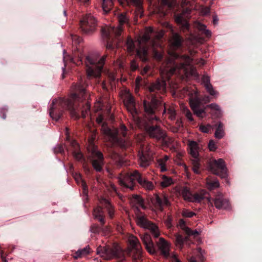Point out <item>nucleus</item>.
I'll return each mask as SVG.
<instances>
[{
	"label": "nucleus",
	"instance_id": "f257e3e1",
	"mask_svg": "<svg viewBox=\"0 0 262 262\" xmlns=\"http://www.w3.org/2000/svg\"><path fill=\"white\" fill-rule=\"evenodd\" d=\"M72 89L74 93L69 98H59L53 100L50 107L49 114L53 120L58 121L66 110L70 112L73 118L77 119L78 118V107L83 100L88 99L89 95L86 92L84 82L81 79L72 85Z\"/></svg>",
	"mask_w": 262,
	"mask_h": 262
},
{
	"label": "nucleus",
	"instance_id": "f03ea898",
	"mask_svg": "<svg viewBox=\"0 0 262 262\" xmlns=\"http://www.w3.org/2000/svg\"><path fill=\"white\" fill-rule=\"evenodd\" d=\"M170 59L166 63V66L161 68L160 72L162 80H157L149 87L150 92L157 91L164 92L165 90L166 83L165 80H168L177 69H186L187 66L190 64L192 59L188 56H180L176 52L169 53Z\"/></svg>",
	"mask_w": 262,
	"mask_h": 262
},
{
	"label": "nucleus",
	"instance_id": "7ed1b4c3",
	"mask_svg": "<svg viewBox=\"0 0 262 262\" xmlns=\"http://www.w3.org/2000/svg\"><path fill=\"white\" fill-rule=\"evenodd\" d=\"M160 102L155 97H152L150 102L144 101L143 102L144 111L146 113V119H140L136 123L137 126L145 130L148 136L158 141L164 139L165 132L162 130L159 125L153 124V120H158V118L154 115L155 111Z\"/></svg>",
	"mask_w": 262,
	"mask_h": 262
},
{
	"label": "nucleus",
	"instance_id": "20e7f679",
	"mask_svg": "<svg viewBox=\"0 0 262 262\" xmlns=\"http://www.w3.org/2000/svg\"><path fill=\"white\" fill-rule=\"evenodd\" d=\"M130 202L134 205L137 206V212L136 213L137 224L142 228L150 230L153 236L155 238H157L160 235L158 226L149 221L146 215L140 212L138 208L139 207L143 209L145 208L143 199L140 195L134 194L132 195Z\"/></svg>",
	"mask_w": 262,
	"mask_h": 262
},
{
	"label": "nucleus",
	"instance_id": "39448f33",
	"mask_svg": "<svg viewBox=\"0 0 262 262\" xmlns=\"http://www.w3.org/2000/svg\"><path fill=\"white\" fill-rule=\"evenodd\" d=\"M119 184L124 188L133 190L134 188L136 181L146 190H150L154 188V184L150 181L143 178L141 173L137 170L125 174L120 173L118 177Z\"/></svg>",
	"mask_w": 262,
	"mask_h": 262
},
{
	"label": "nucleus",
	"instance_id": "423d86ee",
	"mask_svg": "<svg viewBox=\"0 0 262 262\" xmlns=\"http://www.w3.org/2000/svg\"><path fill=\"white\" fill-rule=\"evenodd\" d=\"M106 55L101 58L96 55L86 56L85 60L86 67L87 76L89 79L99 78L101 75L102 70L105 63Z\"/></svg>",
	"mask_w": 262,
	"mask_h": 262
},
{
	"label": "nucleus",
	"instance_id": "0eeeda50",
	"mask_svg": "<svg viewBox=\"0 0 262 262\" xmlns=\"http://www.w3.org/2000/svg\"><path fill=\"white\" fill-rule=\"evenodd\" d=\"M97 253L105 259L112 258H119L120 260L124 259V253L120 246L117 244H114L112 246L99 247L97 250Z\"/></svg>",
	"mask_w": 262,
	"mask_h": 262
},
{
	"label": "nucleus",
	"instance_id": "6e6552de",
	"mask_svg": "<svg viewBox=\"0 0 262 262\" xmlns=\"http://www.w3.org/2000/svg\"><path fill=\"white\" fill-rule=\"evenodd\" d=\"M101 131L108 138V140L113 144L119 143V139L118 137L119 134L121 135L123 137H125L126 134V128L124 125H121L118 129L116 128L112 129L103 123L102 125Z\"/></svg>",
	"mask_w": 262,
	"mask_h": 262
},
{
	"label": "nucleus",
	"instance_id": "1a4fd4ad",
	"mask_svg": "<svg viewBox=\"0 0 262 262\" xmlns=\"http://www.w3.org/2000/svg\"><path fill=\"white\" fill-rule=\"evenodd\" d=\"M209 168L212 173L222 178H227V168L223 159H219L210 161L209 163Z\"/></svg>",
	"mask_w": 262,
	"mask_h": 262
},
{
	"label": "nucleus",
	"instance_id": "9d476101",
	"mask_svg": "<svg viewBox=\"0 0 262 262\" xmlns=\"http://www.w3.org/2000/svg\"><path fill=\"white\" fill-rule=\"evenodd\" d=\"M82 32L86 34L93 33L96 29L97 21L91 14L86 15L80 23Z\"/></svg>",
	"mask_w": 262,
	"mask_h": 262
},
{
	"label": "nucleus",
	"instance_id": "9b49d317",
	"mask_svg": "<svg viewBox=\"0 0 262 262\" xmlns=\"http://www.w3.org/2000/svg\"><path fill=\"white\" fill-rule=\"evenodd\" d=\"M124 104L128 112L132 115L133 120L135 123H136L137 121H139L141 118L139 117L138 111L135 107V99L129 92L126 93L125 94L124 99Z\"/></svg>",
	"mask_w": 262,
	"mask_h": 262
},
{
	"label": "nucleus",
	"instance_id": "f8f14e48",
	"mask_svg": "<svg viewBox=\"0 0 262 262\" xmlns=\"http://www.w3.org/2000/svg\"><path fill=\"white\" fill-rule=\"evenodd\" d=\"M114 0H102V8L105 13H108L112 9L113 5ZM121 5L123 4L124 2H128L133 3L134 5L138 7V13L137 16L139 15L140 17L143 16V11L141 8V0H117Z\"/></svg>",
	"mask_w": 262,
	"mask_h": 262
},
{
	"label": "nucleus",
	"instance_id": "ddd939ff",
	"mask_svg": "<svg viewBox=\"0 0 262 262\" xmlns=\"http://www.w3.org/2000/svg\"><path fill=\"white\" fill-rule=\"evenodd\" d=\"M118 21L119 25L116 28L114 27H106L102 28V32L106 36L108 34H114L116 36H120L122 31L121 26L125 24H127L128 21V18L126 16L125 14H121L118 16Z\"/></svg>",
	"mask_w": 262,
	"mask_h": 262
},
{
	"label": "nucleus",
	"instance_id": "4468645a",
	"mask_svg": "<svg viewBox=\"0 0 262 262\" xmlns=\"http://www.w3.org/2000/svg\"><path fill=\"white\" fill-rule=\"evenodd\" d=\"M91 152L92 165L96 171H101L103 165V155L101 152L97 150L96 147L94 145H93Z\"/></svg>",
	"mask_w": 262,
	"mask_h": 262
},
{
	"label": "nucleus",
	"instance_id": "2eb2a0df",
	"mask_svg": "<svg viewBox=\"0 0 262 262\" xmlns=\"http://www.w3.org/2000/svg\"><path fill=\"white\" fill-rule=\"evenodd\" d=\"M211 206L213 205L216 208L218 209H228L230 207V205L228 200L225 198L223 194L220 192H217L213 199H211Z\"/></svg>",
	"mask_w": 262,
	"mask_h": 262
},
{
	"label": "nucleus",
	"instance_id": "dca6fc26",
	"mask_svg": "<svg viewBox=\"0 0 262 262\" xmlns=\"http://www.w3.org/2000/svg\"><path fill=\"white\" fill-rule=\"evenodd\" d=\"M139 165L142 167L148 166L152 159V152L148 146L143 147L141 152L139 153Z\"/></svg>",
	"mask_w": 262,
	"mask_h": 262
},
{
	"label": "nucleus",
	"instance_id": "f3484780",
	"mask_svg": "<svg viewBox=\"0 0 262 262\" xmlns=\"http://www.w3.org/2000/svg\"><path fill=\"white\" fill-rule=\"evenodd\" d=\"M151 202L154 206L161 211L163 210L164 207L170 205L167 197L163 194H155L151 199Z\"/></svg>",
	"mask_w": 262,
	"mask_h": 262
},
{
	"label": "nucleus",
	"instance_id": "a211bd4d",
	"mask_svg": "<svg viewBox=\"0 0 262 262\" xmlns=\"http://www.w3.org/2000/svg\"><path fill=\"white\" fill-rule=\"evenodd\" d=\"M128 241L132 249L136 253V258H139L142 255L141 246L139 239L133 235L128 236Z\"/></svg>",
	"mask_w": 262,
	"mask_h": 262
},
{
	"label": "nucleus",
	"instance_id": "6ab92c4d",
	"mask_svg": "<svg viewBox=\"0 0 262 262\" xmlns=\"http://www.w3.org/2000/svg\"><path fill=\"white\" fill-rule=\"evenodd\" d=\"M190 105L194 114L198 117L203 118L206 116L205 108L207 107H201L200 103L198 100H191L190 101Z\"/></svg>",
	"mask_w": 262,
	"mask_h": 262
},
{
	"label": "nucleus",
	"instance_id": "aec40b11",
	"mask_svg": "<svg viewBox=\"0 0 262 262\" xmlns=\"http://www.w3.org/2000/svg\"><path fill=\"white\" fill-rule=\"evenodd\" d=\"M140 237L147 251L150 254H154L156 249L150 235L148 233H144L140 234Z\"/></svg>",
	"mask_w": 262,
	"mask_h": 262
},
{
	"label": "nucleus",
	"instance_id": "412c9836",
	"mask_svg": "<svg viewBox=\"0 0 262 262\" xmlns=\"http://www.w3.org/2000/svg\"><path fill=\"white\" fill-rule=\"evenodd\" d=\"M102 34L103 37L107 38L108 39L106 45V48L108 50H113L115 46H117L118 42L121 40V39L119 38L120 36H116L114 34H108L107 36L105 34L104 35L102 32Z\"/></svg>",
	"mask_w": 262,
	"mask_h": 262
},
{
	"label": "nucleus",
	"instance_id": "4be33fe9",
	"mask_svg": "<svg viewBox=\"0 0 262 262\" xmlns=\"http://www.w3.org/2000/svg\"><path fill=\"white\" fill-rule=\"evenodd\" d=\"M164 114L167 115L170 120H174L177 115L176 106L173 104H164L163 115Z\"/></svg>",
	"mask_w": 262,
	"mask_h": 262
},
{
	"label": "nucleus",
	"instance_id": "5701e85b",
	"mask_svg": "<svg viewBox=\"0 0 262 262\" xmlns=\"http://www.w3.org/2000/svg\"><path fill=\"white\" fill-rule=\"evenodd\" d=\"M156 243L161 254L165 256H167L169 254V243L162 237L159 238Z\"/></svg>",
	"mask_w": 262,
	"mask_h": 262
},
{
	"label": "nucleus",
	"instance_id": "b1692460",
	"mask_svg": "<svg viewBox=\"0 0 262 262\" xmlns=\"http://www.w3.org/2000/svg\"><path fill=\"white\" fill-rule=\"evenodd\" d=\"M188 145L189 148V154L192 158V160H200L198 143L194 141H189Z\"/></svg>",
	"mask_w": 262,
	"mask_h": 262
},
{
	"label": "nucleus",
	"instance_id": "393cba45",
	"mask_svg": "<svg viewBox=\"0 0 262 262\" xmlns=\"http://www.w3.org/2000/svg\"><path fill=\"white\" fill-rule=\"evenodd\" d=\"M208 194L205 190H201L198 193H195L193 197L192 202H200L202 200L206 199L208 203L211 204V199L208 196Z\"/></svg>",
	"mask_w": 262,
	"mask_h": 262
},
{
	"label": "nucleus",
	"instance_id": "a878e982",
	"mask_svg": "<svg viewBox=\"0 0 262 262\" xmlns=\"http://www.w3.org/2000/svg\"><path fill=\"white\" fill-rule=\"evenodd\" d=\"M100 204L104 206L108 213L110 218H113L114 215V208L110 201L104 198H101L99 200Z\"/></svg>",
	"mask_w": 262,
	"mask_h": 262
},
{
	"label": "nucleus",
	"instance_id": "bb28decb",
	"mask_svg": "<svg viewBox=\"0 0 262 262\" xmlns=\"http://www.w3.org/2000/svg\"><path fill=\"white\" fill-rule=\"evenodd\" d=\"M202 83L204 84L207 91L212 96H216L217 93L213 89L210 83V78L208 76L204 75L202 78Z\"/></svg>",
	"mask_w": 262,
	"mask_h": 262
},
{
	"label": "nucleus",
	"instance_id": "cd10ccee",
	"mask_svg": "<svg viewBox=\"0 0 262 262\" xmlns=\"http://www.w3.org/2000/svg\"><path fill=\"white\" fill-rule=\"evenodd\" d=\"M171 45L173 49H178L181 47L183 39L177 33H173L170 39Z\"/></svg>",
	"mask_w": 262,
	"mask_h": 262
},
{
	"label": "nucleus",
	"instance_id": "c85d7f7f",
	"mask_svg": "<svg viewBox=\"0 0 262 262\" xmlns=\"http://www.w3.org/2000/svg\"><path fill=\"white\" fill-rule=\"evenodd\" d=\"M93 215L103 226L105 224V217L104 212L101 207L98 206L94 209Z\"/></svg>",
	"mask_w": 262,
	"mask_h": 262
},
{
	"label": "nucleus",
	"instance_id": "c756f323",
	"mask_svg": "<svg viewBox=\"0 0 262 262\" xmlns=\"http://www.w3.org/2000/svg\"><path fill=\"white\" fill-rule=\"evenodd\" d=\"M74 178L78 185H81L83 189V194L87 196L88 194V188L85 182L82 179L81 175L79 173H75Z\"/></svg>",
	"mask_w": 262,
	"mask_h": 262
},
{
	"label": "nucleus",
	"instance_id": "7c9ffc66",
	"mask_svg": "<svg viewBox=\"0 0 262 262\" xmlns=\"http://www.w3.org/2000/svg\"><path fill=\"white\" fill-rule=\"evenodd\" d=\"M214 126L216 127L214 137L218 139L223 138L225 134L223 123L221 122H219L214 125Z\"/></svg>",
	"mask_w": 262,
	"mask_h": 262
},
{
	"label": "nucleus",
	"instance_id": "2f4dec72",
	"mask_svg": "<svg viewBox=\"0 0 262 262\" xmlns=\"http://www.w3.org/2000/svg\"><path fill=\"white\" fill-rule=\"evenodd\" d=\"M207 107L210 108L211 114L212 116L216 118H219L222 116V111L219 105L216 103H211L206 105Z\"/></svg>",
	"mask_w": 262,
	"mask_h": 262
},
{
	"label": "nucleus",
	"instance_id": "473e14b6",
	"mask_svg": "<svg viewBox=\"0 0 262 262\" xmlns=\"http://www.w3.org/2000/svg\"><path fill=\"white\" fill-rule=\"evenodd\" d=\"M71 144L74 148V150L73 151V155L74 158L79 161H84L85 160L82 153L80 151H77L79 148L78 143L76 141H73Z\"/></svg>",
	"mask_w": 262,
	"mask_h": 262
},
{
	"label": "nucleus",
	"instance_id": "72a5a7b5",
	"mask_svg": "<svg viewBox=\"0 0 262 262\" xmlns=\"http://www.w3.org/2000/svg\"><path fill=\"white\" fill-rule=\"evenodd\" d=\"M90 253V248L89 246H87L83 249L77 250L73 254V257L74 259H78L86 256Z\"/></svg>",
	"mask_w": 262,
	"mask_h": 262
},
{
	"label": "nucleus",
	"instance_id": "f704fd0d",
	"mask_svg": "<svg viewBox=\"0 0 262 262\" xmlns=\"http://www.w3.org/2000/svg\"><path fill=\"white\" fill-rule=\"evenodd\" d=\"M180 30L183 33L187 32L189 35L188 39L192 41L194 38V36L190 30V25L188 21H185L184 23L180 24Z\"/></svg>",
	"mask_w": 262,
	"mask_h": 262
},
{
	"label": "nucleus",
	"instance_id": "c9c22d12",
	"mask_svg": "<svg viewBox=\"0 0 262 262\" xmlns=\"http://www.w3.org/2000/svg\"><path fill=\"white\" fill-rule=\"evenodd\" d=\"M206 184L208 189L210 190H213L220 186L219 182L217 179H211L209 177L206 179Z\"/></svg>",
	"mask_w": 262,
	"mask_h": 262
},
{
	"label": "nucleus",
	"instance_id": "e433bc0d",
	"mask_svg": "<svg viewBox=\"0 0 262 262\" xmlns=\"http://www.w3.org/2000/svg\"><path fill=\"white\" fill-rule=\"evenodd\" d=\"M137 55L143 61H146L148 59V49L144 46L140 47L137 50Z\"/></svg>",
	"mask_w": 262,
	"mask_h": 262
},
{
	"label": "nucleus",
	"instance_id": "4c0bfd02",
	"mask_svg": "<svg viewBox=\"0 0 262 262\" xmlns=\"http://www.w3.org/2000/svg\"><path fill=\"white\" fill-rule=\"evenodd\" d=\"M181 194L185 200L191 202H193V195L192 194L188 187H183L182 189Z\"/></svg>",
	"mask_w": 262,
	"mask_h": 262
},
{
	"label": "nucleus",
	"instance_id": "58836bf2",
	"mask_svg": "<svg viewBox=\"0 0 262 262\" xmlns=\"http://www.w3.org/2000/svg\"><path fill=\"white\" fill-rule=\"evenodd\" d=\"M152 32V29L149 27L146 29L145 33L142 35V36L139 40V43L140 45H142L144 43L147 42L150 38V34Z\"/></svg>",
	"mask_w": 262,
	"mask_h": 262
},
{
	"label": "nucleus",
	"instance_id": "ea45409f",
	"mask_svg": "<svg viewBox=\"0 0 262 262\" xmlns=\"http://www.w3.org/2000/svg\"><path fill=\"white\" fill-rule=\"evenodd\" d=\"M175 245L179 248L181 249H182L185 242H186L188 239V237L187 236L184 238L181 235L179 234H176L175 235Z\"/></svg>",
	"mask_w": 262,
	"mask_h": 262
},
{
	"label": "nucleus",
	"instance_id": "a19ab883",
	"mask_svg": "<svg viewBox=\"0 0 262 262\" xmlns=\"http://www.w3.org/2000/svg\"><path fill=\"white\" fill-rule=\"evenodd\" d=\"M169 159V157L168 156L165 155L164 156V157L158 159L157 160V164L161 171L163 172L167 170L166 167V163Z\"/></svg>",
	"mask_w": 262,
	"mask_h": 262
},
{
	"label": "nucleus",
	"instance_id": "79ce46f5",
	"mask_svg": "<svg viewBox=\"0 0 262 262\" xmlns=\"http://www.w3.org/2000/svg\"><path fill=\"white\" fill-rule=\"evenodd\" d=\"M194 26L200 31H203L204 34L206 35V36L209 37L211 36V32L206 29V27L205 25H203L199 22H196L195 23Z\"/></svg>",
	"mask_w": 262,
	"mask_h": 262
},
{
	"label": "nucleus",
	"instance_id": "37998d69",
	"mask_svg": "<svg viewBox=\"0 0 262 262\" xmlns=\"http://www.w3.org/2000/svg\"><path fill=\"white\" fill-rule=\"evenodd\" d=\"M111 157L118 166H121L123 165L124 160L118 154L113 152Z\"/></svg>",
	"mask_w": 262,
	"mask_h": 262
},
{
	"label": "nucleus",
	"instance_id": "c03bdc74",
	"mask_svg": "<svg viewBox=\"0 0 262 262\" xmlns=\"http://www.w3.org/2000/svg\"><path fill=\"white\" fill-rule=\"evenodd\" d=\"M196 251L198 253V254L196 256V257H191L189 260V262H196V259H199L201 262L203 261V256L202 250L200 248H198L196 249Z\"/></svg>",
	"mask_w": 262,
	"mask_h": 262
},
{
	"label": "nucleus",
	"instance_id": "a18cd8bd",
	"mask_svg": "<svg viewBox=\"0 0 262 262\" xmlns=\"http://www.w3.org/2000/svg\"><path fill=\"white\" fill-rule=\"evenodd\" d=\"M172 183V180L171 178L163 177L162 180L161 182V185L163 187H166L170 185Z\"/></svg>",
	"mask_w": 262,
	"mask_h": 262
},
{
	"label": "nucleus",
	"instance_id": "49530a36",
	"mask_svg": "<svg viewBox=\"0 0 262 262\" xmlns=\"http://www.w3.org/2000/svg\"><path fill=\"white\" fill-rule=\"evenodd\" d=\"M192 164L193 165V171L194 173L199 174L200 173V160H191Z\"/></svg>",
	"mask_w": 262,
	"mask_h": 262
},
{
	"label": "nucleus",
	"instance_id": "de8ad7c7",
	"mask_svg": "<svg viewBox=\"0 0 262 262\" xmlns=\"http://www.w3.org/2000/svg\"><path fill=\"white\" fill-rule=\"evenodd\" d=\"M182 112H183V114L185 115L186 118L189 120H190L191 121L193 120L192 113L186 107L182 106Z\"/></svg>",
	"mask_w": 262,
	"mask_h": 262
},
{
	"label": "nucleus",
	"instance_id": "09e8293b",
	"mask_svg": "<svg viewBox=\"0 0 262 262\" xmlns=\"http://www.w3.org/2000/svg\"><path fill=\"white\" fill-rule=\"evenodd\" d=\"M161 3L163 6H167L169 9L173 8L176 5L174 0H161Z\"/></svg>",
	"mask_w": 262,
	"mask_h": 262
},
{
	"label": "nucleus",
	"instance_id": "8fccbe9b",
	"mask_svg": "<svg viewBox=\"0 0 262 262\" xmlns=\"http://www.w3.org/2000/svg\"><path fill=\"white\" fill-rule=\"evenodd\" d=\"M126 45L128 52H132L135 48L133 40L130 38H128L126 42Z\"/></svg>",
	"mask_w": 262,
	"mask_h": 262
},
{
	"label": "nucleus",
	"instance_id": "3c124183",
	"mask_svg": "<svg viewBox=\"0 0 262 262\" xmlns=\"http://www.w3.org/2000/svg\"><path fill=\"white\" fill-rule=\"evenodd\" d=\"M200 130L204 133H208L211 129L213 128V126L207 124V125H200Z\"/></svg>",
	"mask_w": 262,
	"mask_h": 262
},
{
	"label": "nucleus",
	"instance_id": "603ef678",
	"mask_svg": "<svg viewBox=\"0 0 262 262\" xmlns=\"http://www.w3.org/2000/svg\"><path fill=\"white\" fill-rule=\"evenodd\" d=\"M176 21L179 24H183L185 21H187L184 17L183 14H178L176 16L175 18Z\"/></svg>",
	"mask_w": 262,
	"mask_h": 262
},
{
	"label": "nucleus",
	"instance_id": "864d4df0",
	"mask_svg": "<svg viewBox=\"0 0 262 262\" xmlns=\"http://www.w3.org/2000/svg\"><path fill=\"white\" fill-rule=\"evenodd\" d=\"M161 140L162 141V142L166 144V145H169L173 141V139L171 138H170L168 137L166 135V133H165V137L164 138V139H161Z\"/></svg>",
	"mask_w": 262,
	"mask_h": 262
},
{
	"label": "nucleus",
	"instance_id": "5fc2aeb1",
	"mask_svg": "<svg viewBox=\"0 0 262 262\" xmlns=\"http://www.w3.org/2000/svg\"><path fill=\"white\" fill-rule=\"evenodd\" d=\"M90 107H91L90 104H89V103L88 102H87L86 103L85 106L84 107V108L81 111L82 117L85 118L86 117L88 112H89L90 110Z\"/></svg>",
	"mask_w": 262,
	"mask_h": 262
},
{
	"label": "nucleus",
	"instance_id": "6e6d98bb",
	"mask_svg": "<svg viewBox=\"0 0 262 262\" xmlns=\"http://www.w3.org/2000/svg\"><path fill=\"white\" fill-rule=\"evenodd\" d=\"M185 232L188 236L194 235V236H196L199 235V232L196 230H191L189 228H186Z\"/></svg>",
	"mask_w": 262,
	"mask_h": 262
},
{
	"label": "nucleus",
	"instance_id": "4d7b16f0",
	"mask_svg": "<svg viewBox=\"0 0 262 262\" xmlns=\"http://www.w3.org/2000/svg\"><path fill=\"white\" fill-rule=\"evenodd\" d=\"M194 215H195V213L193 212L189 211V210H186V209L182 211V215L184 217H191Z\"/></svg>",
	"mask_w": 262,
	"mask_h": 262
},
{
	"label": "nucleus",
	"instance_id": "13d9d810",
	"mask_svg": "<svg viewBox=\"0 0 262 262\" xmlns=\"http://www.w3.org/2000/svg\"><path fill=\"white\" fill-rule=\"evenodd\" d=\"M72 40L73 42L75 44H79L82 41V39L76 35H72Z\"/></svg>",
	"mask_w": 262,
	"mask_h": 262
},
{
	"label": "nucleus",
	"instance_id": "bf43d9fd",
	"mask_svg": "<svg viewBox=\"0 0 262 262\" xmlns=\"http://www.w3.org/2000/svg\"><path fill=\"white\" fill-rule=\"evenodd\" d=\"M154 57L157 60H161L163 58L162 54L154 49Z\"/></svg>",
	"mask_w": 262,
	"mask_h": 262
},
{
	"label": "nucleus",
	"instance_id": "052dcab7",
	"mask_svg": "<svg viewBox=\"0 0 262 262\" xmlns=\"http://www.w3.org/2000/svg\"><path fill=\"white\" fill-rule=\"evenodd\" d=\"M208 146L210 151H215L216 149L215 144L213 140L209 141Z\"/></svg>",
	"mask_w": 262,
	"mask_h": 262
},
{
	"label": "nucleus",
	"instance_id": "680f3d73",
	"mask_svg": "<svg viewBox=\"0 0 262 262\" xmlns=\"http://www.w3.org/2000/svg\"><path fill=\"white\" fill-rule=\"evenodd\" d=\"M142 81V78L140 76H138L136 78V88L135 91L137 93L139 89L140 85V82Z\"/></svg>",
	"mask_w": 262,
	"mask_h": 262
},
{
	"label": "nucleus",
	"instance_id": "e2e57ef3",
	"mask_svg": "<svg viewBox=\"0 0 262 262\" xmlns=\"http://www.w3.org/2000/svg\"><path fill=\"white\" fill-rule=\"evenodd\" d=\"M108 78L110 83L112 84V83L115 82L116 79L115 74L114 73H109L108 74Z\"/></svg>",
	"mask_w": 262,
	"mask_h": 262
},
{
	"label": "nucleus",
	"instance_id": "0e129e2a",
	"mask_svg": "<svg viewBox=\"0 0 262 262\" xmlns=\"http://www.w3.org/2000/svg\"><path fill=\"white\" fill-rule=\"evenodd\" d=\"M201 13L203 15H207L210 13V8L209 7H202L201 10Z\"/></svg>",
	"mask_w": 262,
	"mask_h": 262
},
{
	"label": "nucleus",
	"instance_id": "69168bd1",
	"mask_svg": "<svg viewBox=\"0 0 262 262\" xmlns=\"http://www.w3.org/2000/svg\"><path fill=\"white\" fill-rule=\"evenodd\" d=\"M138 67V64L135 60H133L130 62V68L132 70L135 71Z\"/></svg>",
	"mask_w": 262,
	"mask_h": 262
},
{
	"label": "nucleus",
	"instance_id": "338daca9",
	"mask_svg": "<svg viewBox=\"0 0 262 262\" xmlns=\"http://www.w3.org/2000/svg\"><path fill=\"white\" fill-rule=\"evenodd\" d=\"M150 70V67L148 66H145L143 69L141 71V74L142 75H144L148 72V71Z\"/></svg>",
	"mask_w": 262,
	"mask_h": 262
},
{
	"label": "nucleus",
	"instance_id": "774afa93",
	"mask_svg": "<svg viewBox=\"0 0 262 262\" xmlns=\"http://www.w3.org/2000/svg\"><path fill=\"white\" fill-rule=\"evenodd\" d=\"M95 107L96 111H99L102 109V105L100 101H98L95 103Z\"/></svg>",
	"mask_w": 262,
	"mask_h": 262
}]
</instances>
